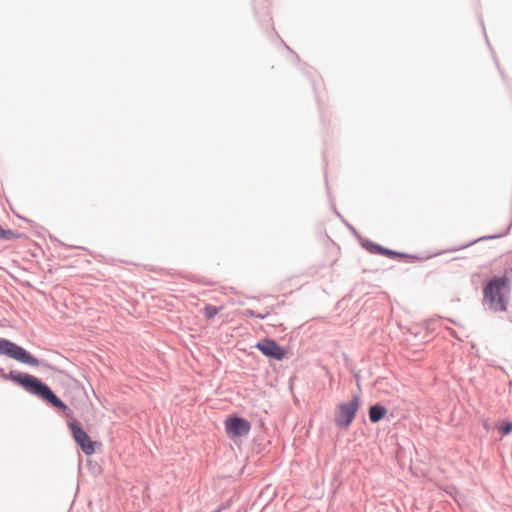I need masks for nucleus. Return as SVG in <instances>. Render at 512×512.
<instances>
[{
	"mask_svg": "<svg viewBox=\"0 0 512 512\" xmlns=\"http://www.w3.org/2000/svg\"><path fill=\"white\" fill-rule=\"evenodd\" d=\"M510 287L508 278L496 277L483 288V305L493 312H505L508 306Z\"/></svg>",
	"mask_w": 512,
	"mask_h": 512,
	"instance_id": "f257e3e1",
	"label": "nucleus"
},
{
	"mask_svg": "<svg viewBox=\"0 0 512 512\" xmlns=\"http://www.w3.org/2000/svg\"><path fill=\"white\" fill-rule=\"evenodd\" d=\"M4 378L22 386L29 393L46 399L57 408L63 410L67 408V406L50 390L47 385L43 384L36 377L30 374L11 371L8 375H5Z\"/></svg>",
	"mask_w": 512,
	"mask_h": 512,
	"instance_id": "f03ea898",
	"label": "nucleus"
},
{
	"mask_svg": "<svg viewBox=\"0 0 512 512\" xmlns=\"http://www.w3.org/2000/svg\"><path fill=\"white\" fill-rule=\"evenodd\" d=\"M0 355H5L18 362L28 364L31 366L39 365V361L37 358L32 356L22 347L6 339H0Z\"/></svg>",
	"mask_w": 512,
	"mask_h": 512,
	"instance_id": "7ed1b4c3",
	"label": "nucleus"
},
{
	"mask_svg": "<svg viewBox=\"0 0 512 512\" xmlns=\"http://www.w3.org/2000/svg\"><path fill=\"white\" fill-rule=\"evenodd\" d=\"M359 407V396H354L349 402L339 403L335 414L336 425L342 428L350 426L355 419Z\"/></svg>",
	"mask_w": 512,
	"mask_h": 512,
	"instance_id": "20e7f679",
	"label": "nucleus"
},
{
	"mask_svg": "<svg viewBox=\"0 0 512 512\" xmlns=\"http://www.w3.org/2000/svg\"><path fill=\"white\" fill-rule=\"evenodd\" d=\"M68 427L73 435L75 442L80 446L84 454H94L96 451V447L100 446V443L92 441L89 435L81 428V426L77 422H69Z\"/></svg>",
	"mask_w": 512,
	"mask_h": 512,
	"instance_id": "39448f33",
	"label": "nucleus"
},
{
	"mask_svg": "<svg viewBox=\"0 0 512 512\" xmlns=\"http://www.w3.org/2000/svg\"><path fill=\"white\" fill-rule=\"evenodd\" d=\"M224 425L227 435L231 438L246 436L251 429L246 419L237 416L226 418Z\"/></svg>",
	"mask_w": 512,
	"mask_h": 512,
	"instance_id": "423d86ee",
	"label": "nucleus"
},
{
	"mask_svg": "<svg viewBox=\"0 0 512 512\" xmlns=\"http://www.w3.org/2000/svg\"><path fill=\"white\" fill-rule=\"evenodd\" d=\"M256 348L265 356L282 360L286 356V351L274 340L266 339L256 344Z\"/></svg>",
	"mask_w": 512,
	"mask_h": 512,
	"instance_id": "0eeeda50",
	"label": "nucleus"
},
{
	"mask_svg": "<svg viewBox=\"0 0 512 512\" xmlns=\"http://www.w3.org/2000/svg\"><path fill=\"white\" fill-rule=\"evenodd\" d=\"M387 413V410L385 407L381 405H374L371 406L369 409V418L370 421L373 423H376L380 421Z\"/></svg>",
	"mask_w": 512,
	"mask_h": 512,
	"instance_id": "6e6552de",
	"label": "nucleus"
},
{
	"mask_svg": "<svg viewBox=\"0 0 512 512\" xmlns=\"http://www.w3.org/2000/svg\"><path fill=\"white\" fill-rule=\"evenodd\" d=\"M27 237L24 234L17 233L11 229H4L0 226V240L2 241H12L15 239H26Z\"/></svg>",
	"mask_w": 512,
	"mask_h": 512,
	"instance_id": "1a4fd4ad",
	"label": "nucleus"
},
{
	"mask_svg": "<svg viewBox=\"0 0 512 512\" xmlns=\"http://www.w3.org/2000/svg\"><path fill=\"white\" fill-rule=\"evenodd\" d=\"M222 309H223V307H215L210 304L206 305L204 308L205 318L208 320L212 319Z\"/></svg>",
	"mask_w": 512,
	"mask_h": 512,
	"instance_id": "9d476101",
	"label": "nucleus"
},
{
	"mask_svg": "<svg viewBox=\"0 0 512 512\" xmlns=\"http://www.w3.org/2000/svg\"><path fill=\"white\" fill-rule=\"evenodd\" d=\"M498 430L502 435H507L512 431V423L505 422L498 426Z\"/></svg>",
	"mask_w": 512,
	"mask_h": 512,
	"instance_id": "9b49d317",
	"label": "nucleus"
},
{
	"mask_svg": "<svg viewBox=\"0 0 512 512\" xmlns=\"http://www.w3.org/2000/svg\"><path fill=\"white\" fill-rule=\"evenodd\" d=\"M267 314H268V313H266V314H256V313H255L253 310H251V309H247V310H245V311L243 312V315H245V316H249V317H258V318H261V319H262V318H264Z\"/></svg>",
	"mask_w": 512,
	"mask_h": 512,
	"instance_id": "f8f14e48",
	"label": "nucleus"
}]
</instances>
